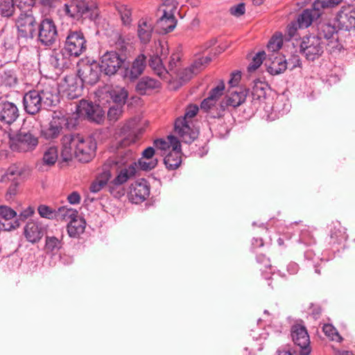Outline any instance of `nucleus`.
Listing matches in <instances>:
<instances>
[{"instance_id": "f257e3e1", "label": "nucleus", "mask_w": 355, "mask_h": 355, "mask_svg": "<svg viewBox=\"0 0 355 355\" xmlns=\"http://www.w3.org/2000/svg\"><path fill=\"white\" fill-rule=\"evenodd\" d=\"M63 160L72 159L73 155L80 162H89L95 156L96 142L92 137H83L79 134L65 135L62 139Z\"/></svg>"}, {"instance_id": "f03ea898", "label": "nucleus", "mask_w": 355, "mask_h": 355, "mask_svg": "<svg viewBox=\"0 0 355 355\" xmlns=\"http://www.w3.org/2000/svg\"><path fill=\"white\" fill-rule=\"evenodd\" d=\"M63 11L77 21H95L99 18L100 9L97 0H69Z\"/></svg>"}, {"instance_id": "7ed1b4c3", "label": "nucleus", "mask_w": 355, "mask_h": 355, "mask_svg": "<svg viewBox=\"0 0 355 355\" xmlns=\"http://www.w3.org/2000/svg\"><path fill=\"white\" fill-rule=\"evenodd\" d=\"M14 21L19 44L26 43L35 37L39 22L37 21L31 9L21 11Z\"/></svg>"}, {"instance_id": "20e7f679", "label": "nucleus", "mask_w": 355, "mask_h": 355, "mask_svg": "<svg viewBox=\"0 0 355 355\" xmlns=\"http://www.w3.org/2000/svg\"><path fill=\"white\" fill-rule=\"evenodd\" d=\"M78 124V121L76 116L63 115L61 112H54L48 125L42 128L41 134L47 140L54 139L60 135L64 128L72 130Z\"/></svg>"}, {"instance_id": "39448f33", "label": "nucleus", "mask_w": 355, "mask_h": 355, "mask_svg": "<svg viewBox=\"0 0 355 355\" xmlns=\"http://www.w3.org/2000/svg\"><path fill=\"white\" fill-rule=\"evenodd\" d=\"M125 164L123 159L119 156L107 159L104 165L105 168L115 166L117 169L121 168L116 177L111 181V184L114 186L122 185L135 175L137 163L132 162L128 165Z\"/></svg>"}, {"instance_id": "423d86ee", "label": "nucleus", "mask_w": 355, "mask_h": 355, "mask_svg": "<svg viewBox=\"0 0 355 355\" xmlns=\"http://www.w3.org/2000/svg\"><path fill=\"white\" fill-rule=\"evenodd\" d=\"M63 48L73 58H78L85 53L87 50V40L83 31L69 30L66 33Z\"/></svg>"}, {"instance_id": "0eeeda50", "label": "nucleus", "mask_w": 355, "mask_h": 355, "mask_svg": "<svg viewBox=\"0 0 355 355\" xmlns=\"http://www.w3.org/2000/svg\"><path fill=\"white\" fill-rule=\"evenodd\" d=\"M126 55L116 51H107L102 55L98 62L102 73L107 76L115 75L117 71L125 67Z\"/></svg>"}, {"instance_id": "6e6552de", "label": "nucleus", "mask_w": 355, "mask_h": 355, "mask_svg": "<svg viewBox=\"0 0 355 355\" xmlns=\"http://www.w3.org/2000/svg\"><path fill=\"white\" fill-rule=\"evenodd\" d=\"M76 114L75 116L83 117L90 122H94L97 124L101 123L105 119V111L103 108L97 104L92 101L82 99L79 103L76 105ZM74 116V115H73Z\"/></svg>"}, {"instance_id": "1a4fd4ad", "label": "nucleus", "mask_w": 355, "mask_h": 355, "mask_svg": "<svg viewBox=\"0 0 355 355\" xmlns=\"http://www.w3.org/2000/svg\"><path fill=\"white\" fill-rule=\"evenodd\" d=\"M36 33L37 41L44 46H51L57 40L58 30L52 19H41L38 23Z\"/></svg>"}, {"instance_id": "9d476101", "label": "nucleus", "mask_w": 355, "mask_h": 355, "mask_svg": "<svg viewBox=\"0 0 355 355\" xmlns=\"http://www.w3.org/2000/svg\"><path fill=\"white\" fill-rule=\"evenodd\" d=\"M324 44L320 37L315 35L303 37L300 45V53L308 60L314 61L324 53Z\"/></svg>"}, {"instance_id": "9b49d317", "label": "nucleus", "mask_w": 355, "mask_h": 355, "mask_svg": "<svg viewBox=\"0 0 355 355\" xmlns=\"http://www.w3.org/2000/svg\"><path fill=\"white\" fill-rule=\"evenodd\" d=\"M38 145V137L30 131L20 130L11 139L10 148L12 150L28 152L33 150Z\"/></svg>"}, {"instance_id": "f8f14e48", "label": "nucleus", "mask_w": 355, "mask_h": 355, "mask_svg": "<svg viewBox=\"0 0 355 355\" xmlns=\"http://www.w3.org/2000/svg\"><path fill=\"white\" fill-rule=\"evenodd\" d=\"M291 336L295 345L300 348L299 355H309L311 352L310 338L305 326L295 324L291 327Z\"/></svg>"}, {"instance_id": "ddd939ff", "label": "nucleus", "mask_w": 355, "mask_h": 355, "mask_svg": "<svg viewBox=\"0 0 355 355\" xmlns=\"http://www.w3.org/2000/svg\"><path fill=\"white\" fill-rule=\"evenodd\" d=\"M192 121H186L184 118H177L174 123V131L185 144H191L198 138L199 132L191 127Z\"/></svg>"}, {"instance_id": "4468645a", "label": "nucleus", "mask_w": 355, "mask_h": 355, "mask_svg": "<svg viewBox=\"0 0 355 355\" xmlns=\"http://www.w3.org/2000/svg\"><path fill=\"white\" fill-rule=\"evenodd\" d=\"M192 121H186L184 118H177L174 123V131L185 144H191L198 138L199 132L191 127Z\"/></svg>"}, {"instance_id": "2eb2a0df", "label": "nucleus", "mask_w": 355, "mask_h": 355, "mask_svg": "<svg viewBox=\"0 0 355 355\" xmlns=\"http://www.w3.org/2000/svg\"><path fill=\"white\" fill-rule=\"evenodd\" d=\"M249 90L247 89H239V91H232L229 96H227L219 104L218 112L214 114V117H222L227 108L229 107H236L241 105L245 101Z\"/></svg>"}, {"instance_id": "dca6fc26", "label": "nucleus", "mask_w": 355, "mask_h": 355, "mask_svg": "<svg viewBox=\"0 0 355 355\" xmlns=\"http://www.w3.org/2000/svg\"><path fill=\"white\" fill-rule=\"evenodd\" d=\"M150 184L145 179H140L132 183L129 187L128 199L135 204L145 201L150 195Z\"/></svg>"}, {"instance_id": "f3484780", "label": "nucleus", "mask_w": 355, "mask_h": 355, "mask_svg": "<svg viewBox=\"0 0 355 355\" xmlns=\"http://www.w3.org/2000/svg\"><path fill=\"white\" fill-rule=\"evenodd\" d=\"M335 22L340 31H349L355 28V7L353 6H343L337 12Z\"/></svg>"}, {"instance_id": "a211bd4d", "label": "nucleus", "mask_w": 355, "mask_h": 355, "mask_svg": "<svg viewBox=\"0 0 355 355\" xmlns=\"http://www.w3.org/2000/svg\"><path fill=\"white\" fill-rule=\"evenodd\" d=\"M101 73V68L96 61L84 64L78 70V76L85 84L89 85H94L98 83Z\"/></svg>"}, {"instance_id": "6ab92c4d", "label": "nucleus", "mask_w": 355, "mask_h": 355, "mask_svg": "<svg viewBox=\"0 0 355 355\" xmlns=\"http://www.w3.org/2000/svg\"><path fill=\"white\" fill-rule=\"evenodd\" d=\"M22 103L25 112L29 115H35L41 110H45L41 101L40 92L36 89H32L26 92L24 95Z\"/></svg>"}, {"instance_id": "aec40b11", "label": "nucleus", "mask_w": 355, "mask_h": 355, "mask_svg": "<svg viewBox=\"0 0 355 355\" xmlns=\"http://www.w3.org/2000/svg\"><path fill=\"white\" fill-rule=\"evenodd\" d=\"M320 3H313L311 8L304 9L297 19V26L300 28H308L312 22L318 19L322 14Z\"/></svg>"}, {"instance_id": "412c9836", "label": "nucleus", "mask_w": 355, "mask_h": 355, "mask_svg": "<svg viewBox=\"0 0 355 355\" xmlns=\"http://www.w3.org/2000/svg\"><path fill=\"white\" fill-rule=\"evenodd\" d=\"M19 116L18 107L14 103L8 101L0 102V122L10 125L18 119Z\"/></svg>"}, {"instance_id": "4be33fe9", "label": "nucleus", "mask_w": 355, "mask_h": 355, "mask_svg": "<svg viewBox=\"0 0 355 355\" xmlns=\"http://www.w3.org/2000/svg\"><path fill=\"white\" fill-rule=\"evenodd\" d=\"M146 66V57L144 54H139L132 62L130 67L125 65L123 76L130 80H136L140 76Z\"/></svg>"}, {"instance_id": "5701e85b", "label": "nucleus", "mask_w": 355, "mask_h": 355, "mask_svg": "<svg viewBox=\"0 0 355 355\" xmlns=\"http://www.w3.org/2000/svg\"><path fill=\"white\" fill-rule=\"evenodd\" d=\"M46 231L44 226L40 222L29 220L24 227V235L27 241L35 243L40 241Z\"/></svg>"}, {"instance_id": "b1692460", "label": "nucleus", "mask_w": 355, "mask_h": 355, "mask_svg": "<svg viewBox=\"0 0 355 355\" xmlns=\"http://www.w3.org/2000/svg\"><path fill=\"white\" fill-rule=\"evenodd\" d=\"M71 57L73 55H69V53L62 48L60 51L53 52L49 58V63L54 69L61 71L70 67Z\"/></svg>"}, {"instance_id": "393cba45", "label": "nucleus", "mask_w": 355, "mask_h": 355, "mask_svg": "<svg viewBox=\"0 0 355 355\" xmlns=\"http://www.w3.org/2000/svg\"><path fill=\"white\" fill-rule=\"evenodd\" d=\"M177 19L172 10L164 11L163 15L159 18L156 23L157 32L159 34H166L171 32L175 28Z\"/></svg>"}, {"instance_id": "a878e982", "label": "nucleus", "mask_w": 355, "mask_h": 355, "mask_svg": "<svg viewBox=\"0 0 355 355\" xmlns=\"http://www.w3.org/2000/svg\"><path fill=\"white\" fill-rule=\"evenodd\" d=\"M67 84L66 90L69 98H76L81 95L85 83L80 77L77 76H68L64 78Z\"/></svg>"}, {"instance_id": "bb28decb", "label": "nucleus", "mask_w": 355, "mask_h": 355, "mask_svg": "<svg viewBox=\"0 0 355 355\" xmlns=\"http://www.w3.org/2000/svg\"><path fill=\"white\" fill-rule=\"evenodd\" d=\"M142 157L138 160L139 168L144 171H149L155 168L158 163V159L154 158L155 150L154 147L149 146L142 152Z\"/></svg>"}, {"instance_id": "cd10ccee", "label": "nucleus", "mask_w": 355, "mask_h": 355, "mask_svg": "<svg viewBox=\"0 0 355 355\" xmlns=\"http://www.w3.org/2000/svg\"><path fill=\"white\" fill-rule=\"evenodd\" d=\"M41 96V101L44 109L54 106L58 102V89L51 85H46L43 89H37Z\"/></svg>"}, {"instance_id": "c85d7f7f", "label": "nucleus", "mask_w": 355, "mask_h": 355, "mask_svg": "<svg viewBox=\"0 0 355 355\" xmlns=\"http://www.w3.org/2000/svg\"><path fill=\"white\" fill-rule=\"evenodd\" d=\"M269 86L266 82L256 80L253 83L251 91L252 102L256 108L258 105L264 101L266 98V91L268 90Z\"/></svg>"}, {"instance_id": "c756f323", "label": "nucleus", "mask_w": 355, "mask_h": 355, "mask_svg": "<svg viewBox=\"0 0 355 355\" xmlns=\"http://www.w3.org/2000/svg\"><path fill=\"white\" fill-rule=\"evenodd\" d=\"M318 35L317 37L330 40L334 39V35L337 34L339 29L336 22L331 21H321L317 25Z\"/></svg>"}, {"instance_id": "7c9ffc66", "label": "nucleus", "mask_w": 355, "mask_h": 355, "mask_svg": "<svg viewBox=\"0 0 355 355\" xmlns=\"http://www.w3.org/2000/svg\"><path fill=\"white\" fill-rule=\"evenodd\" d=\"M161 83L149 76H144L137 82L135 89L140 95H146L153 90L160 88Z\"/></svg>"}, {"instance_id": "2f4dec72", "label": "nucleus", "mask_w": 355, "mask_h": 355, "mask_svg": "<svg viewBox=\"0 0 355 355\" xmlns=\"http://www.w3.org/2000/svg\"><path fill=\"white\" fill-rule=\"evenodd\" d=\"M153 32V25L146 18H141L138 21L137 35L141 42L144 44L150 42Z\"/></svg>"}, {"instance_id": "473e14b6", "label": "nucleus", "mask_w": 355, "mask_h": 355, "mask_svg": "<svg viewBox=\"0 0 355 355\" xmlns=\"http://www.w3.org/2000/svg\"><path fill=\"white\" fill-rule=\"evenodd\" d=\"M86 222L82 217L73 218L67 225V232L70 237L78 238L85 232Z\"/></svg>"}, {"instance_id": "72a5a7b5", "label": "nucleus", "mask_w": 355, "mask_h": 355, "mask_svg": "<svg viewBox=\"0 0 355 355\" xmlns=\"http://www.w3.org/2000/svg\"><path fill=\"white\" fill-rule=\"evenodd\" d=\"M267 71L271 75H278L286 71L287 69V60L284 56H275L268 64L266 62Z\"/></svg>"}, {"instance_id": "f704fd0d", "label": "nucleus", "mask_w": 355, "mask_h": 355, "mask_svg": "<svg viewBox=\"0 0 355 355\" xmlns=\"http://www.w3.org/2000/svg\"><path fill=\"white\" fill-rule=\"evenodd\" d=\"M148 64L154 73L161 78H165L166 76L168 73V71L164 65V60L162 56H159L158 54L151 55L148 60Z\"/></svg>"}, {"instance_id": "c9c22d12", "label": "nucleus", "mask_w": 355, "mask_h": 355, "mask_svg": "<svg viewBox=\"0 0 355 355\" xmlns=\"http://www.w3.org/2000/svg\"><path fill=\"white\" fill-rule=\"evenodd\" d=\"M0 83L8 87L17 84V76L15 69H4L0 73Z\"/></svg>"}, {"instance_id": "e433bc0d", "label": "nucleus", "mask_w": 355, "mask_h": 355, "mask_svg": "<svg viewBox=\"0 0 355 355\" xmlns=\"http://www.w3.org/2000/svg\"><path fill=\"white\" fill-rule=\"evenodd\" d=\"M181 162V153L178 151H170L164 158V163L168 170L176 169Z\"/></svg>"}, {"instance_id": "4c0bfd02", "label": "nucleus", "mask_w": 355, "mask_h": 355, "mask_svg": "<svg viewBox=\"0 0 355 355\" xmlns=\"http://www.w3.org/2000/svg\"><path fill=\"white\" fill-rule=\"evenodd\" d=\"M63 242L62 239H58L54 236H46L45 240V250L47 252L56 254L62 248Z\"/></svg>"}, {"instance_id": "58836bf2", "label": "nucleus", "mask_w": 355, "mask_h": 355, "mask_svg": "<svg viewBox=\"0 0 355 355\" xmlns=\"http://www.w3.org/2000/svg\"><path fill=\"white\" fill-rule=\"evenodd\" d=\"M334 226L330 230V243H340L345 239V232L344 228L341 226L340 223L336 222L333 223Z\"/></svg>"}, {"instance_id": "ea45409f", "label": "nucleus", "mask_w": 355, "mask_h": 355, "mask_svg": "<svg viewBox=\"0 0 355 355\" xmlns=\"http://www.w3.org/2000/svg\"><path fill=\"white\" fill-rule=\"evenodd\" d=\"M58 157V148L55 146H51L46 148L43 155V163L45 165L53 166L55 164Z\"/></svg>"}, {"instance_id": "a19ab883", "label": "nucleus", "mask_w": 355, "mask_h": 355, "mask_svg": "<svg viewBox=\"0 0 355 355\" xmlns=\"http://www.w3.org/2000/svg\"><path fill=\"white\" fill-rule=\"evenodd\" d=\"M78 216L77 210L66 207H60L56 210V219L62 220H71Z\"/></svg>"}, {"instance_id": "79ce46f5", "label": "nucleus", "mask_w": 355, "mask_h": 355, "mask_svg": "<svg viewBox=\"0 0 355 355\" xmlns=\"http://www.w3.org/2000/svg\"><path fill=\"white\" fill-rule=\"evenodd\" d=\"M15 11V3L14 0H0V16L9 18L12 17Z\"/></svg>"}, {"instance_id": "37998d69", "label": "nucleus", "mask_w": 355, "mask_h": 355, "mask_svg": "<svg viewBox=\"0 0 355 355\" xmlns=\"http://www.w3.org/2000/svg\"><path fill=\"white\" fill-rule=\"evenodd\" d=\"M216 101H214L211 98L207 96L202 101L200 107L202 110L207 112L210 117L215 119L216 117H214L213 115L216 114L219 109V105L216 107ZM217 118L220 119V117Z\"/></svg>"}, {"instance_id": "c03bdc74", "label": "nucleus", "mask_w": 355, "mask_h": 355, "mask_svg": "<svg viewBox=\"0 0 355 355\" xmlns=\"http://www.w3.org/2000/svg\"><path fill=\"white\" fill-rule=\"evenodd\" d=\"M266 58L265 51L258 52L252 58V62L248 67V71L252 72L257 70L262 64L263 60Z\"/></svg>"}, {"instance_id": "a18cd8bd", "label": "nucleus", "mask_w": 355, "mask_h": 355, "mask_svg": "<svg viewBox=\"0 0 355 355\" xmlns=\"http://www.w3.org/2000/svg\"><path fill=\"white\" fill-rule=\"evenodd\" d=\"M105 179L98 180L96 182L92 183L89 190L92 193H97L101 191L104 186L107 184V180H109L111 174L110 171H104L103 174Z\"/></svg>"}, {"instance_id": "49530a36", "label": "nucleus", "mask_w": 355, "mask_h": 355, "mask_svg": "<svg viewBox=\"0 0 355 355\" xmlns=\"http://www.w3.org/2000/svg\"><path fill=\"white\" fill-rule=\"evenodd\" d=\"M40 216L42 218L48 219H53L56 218V209H53L45 205H40L37 208Z\"/></svg>"}, {"instance_id": "de8ad7c7", "label": "nucleus", "mask_w": 355, "mask_h": 355, "mask_svg": "<svg viewBox=\"0 0 355 355\" xmlns=\"http://www.w3.org/2000/svg\"><path fill=\"white\" fill-rule=\"evenodd\" d=\"M322 330L326 336L331 338L333 340L341 341L342 337L339 335L336 329L331 324H325Z\"/></svg>"}, {"instance_id": "09e8293b", "label": "nucleus", "mask_w": 355, "mask_h": 355, "mask_svg": "<svg viewBox=\"0 0 355 355\" xmlns=\"http://www.w3.org/2000/svg\"><path fill=\"white\" fill-rule=\"evenodd\" d=\"M283 45V40L281 37L272 36L267 44L268 51L275 53L278 51Z\"/></svg>"}, {"instance_id": "8fccbe9b", "label": "nucleus", "mask_w": 355, "mask_h": 355, "mask_svg": "<svg viewBox=\"0 0 355 355\" xmlns=\"http://www.w3.org/2000/svg\"><path fill=\"white\" fill-rule=\"evenodd\" d=\"M203 68H205V66L202 64L200 58L196 59L190 67L186 68V72H189V76L186 78V80H190L193 75L198 73Z\"/></svg>"}, {"instance_id": "3c124183", "label": "nucleus", "mask_w": 355, "mask_h": 355, "mask_svg": "<svg viewBox=\"0 0 355 355\" xmlns=\"http://www.w3.org/2000/svg\"><path fill=\"white\" fill-rule=\"evenodd\" d=\"M299 241L306 245H311L315 243V239L309 230L304 228L300 232Z\"/></svg>"}, {"instance_id": "603ef678", "label": "nucleus", "mask_w": 355, "mask_h": 355, "mask_svg": "<svg viewBox=\"0 0 355 355\" xmlns=\"http://www.w3.org/2000/svg\"><path fill=\"white\" fill-rule=\"evenodd\" d=\"M17 216L16 211L6 205L0 206V217L5 220V223H10L9 220Z\"/></svg>"}, {"instance_id": "864d4df0", "label": "nucleus", "mask_w": 355, "mask_h": 355, "mask_svg": "<svg viewBox=\"0 0 355 355\" xmlns=\"http://www.w3.org/2000/svg\"><path fill=\"white\" fill-rule=\"evenodd\" d=\"M111 98L118 106L124 104L128 98V93L125 89H120L119 91H113L111 94Z\"/></svg>"}, {"instance_id": "5fc2aeb1", "label": "nucleus", "mask_w": 355, "mask_h": 355, "mask_svg": "<svg viewBox=\"0 0 355 355\" xmlns=\"http://www.w3.org/2000/svg\"><path fill=\"white\" fill-rule=\"evenodd\" d=\"M225 89V84L223 80H221L219 84L215 87L212 88L209 93V97L211 98L214 101H217L219 98L223 94V91Z\"/></svg>"}, {"instance_id": "6e6d98bb", "label": "nucleus", "mask_w": 355, "mask_h": 355, "mask_svg": "<svg viewBox=\"0 0 355 355\" xmlns=\"http://www.w3.org/2000/svg\"><path fill=\"white\" fill-rule=\"evenodd\" d=\"M180 62V55L178 53H173L168 61V71L170 72L177 73L178 71V67Z\"/></svg>"}, {"instance_id": "4d7b16f0", "label": "nucleus", "mask_w": 355, "mask_h": 355, "mask_svg": "<svg viewBox=\"0 0 355 355\" xmlns=\"http://www.w3.org/2000/svg\"><path fill=\"white\" fill-rule=\"evenodd\" d=\"M214 131L216 136L219 138H224L228 135L230 130L224 122L221 121V120H219V123L216 125V126L214 127Z\"/></svg>"}, {"instance_id": "13d9d810", "label": "nucleus", "mask_w": 355, "mask_h": 355, "mask_svg": "<svg viewBox=\"0 0 355 355\" xmlns=\"http://www.w3.org/2000/svg\"><path fill=\"white\" fill-rule=\"evenodd\" d=\"M155 54H158L159 56H162V60L164 61L169 54L168 43L166 42H159V46L156 49Z\"/></svg>"}, {"instance_id": "bf43d9fd", "label": "nucleus", "mask_w": 355, "mask_h": 355, "mask_svg": "<svg viewBox=\"0 0 355 355\" xmlns=\"http://www.w3.org/2000/svg\"><path fill=\"white\" fill-rule=\"evenodd\" d=\"M119 13L123 24L125 26L130 25L132 21L131 11L125 7H121Z\"/></svg>"}, {"instance_id": "052dcab7", "label": "nucleus", "mask_w": 355, "mask_h": 355, "mask_svg": "<svg viewBox=\"0 0 355 355\" xmlns=\"http://www.w3.org/2000/svg\"><path fill=\"white\" fill-rule=\"evenodd\" d=\"M198 110L199 108L197 105H190L187 107L184 115L180 118H184L186 121H191V119L197 114Z\"/></svg>"}, {"instance_id": "680f3d73", "label": "nucleus", "mask_w": 355, "mask_h": 355, "mask_svg": "<svg viewBox=\"0 0 355 355\" xmlns=\"http://www.w3.org/2000/svg\"><path fill=\"white\" fill-rule=\"evenodd\" d=\"M230 12L231 15L235 17H240L245 14V5L244 3H240L236 6L231 7L230 9Z\"/></svg>"}, {"instance_id": "e2e57ef3", "label": "nucleus", "mask_w": 355, "mask_h": 355, "mask_svg": "<svg viewBox=\"0 0 355 355\" xmlns=\"http://www.w3.org/2000/svg\"><path fill=\"white\" fill-rule=\"evenodd\" d=\"M121 114V109L116 105V106H112L107 111V117L110 121H116Z\"/></svg>"}, {"instance_id": "0e129e2a", "label": "nucleus", "mask_w": 355, "mask_h": 355, "mask_svg": "<svg viewBox=\"0 0 355 355\" xmlns=\"http://www.w3.org/2000/svg\"><path fill=\"white\" fill-rule=\"evenodd\" d=\"M168 144H170V148L172 147L171 151H178L181 153V144L178 138L173 135H170L168 137Z\"/></svg>"}, {"instance_id": "69168bd1", "label": "nucleus", "mask_w": 355, "mask_h": 355, "mask_svg": "<svg viewBox=\"0 0 355 355\" xmlns=\"http://www.w3.org/2000/svg\"><path fill=\"white\" fill-rule=\"evenodd\" d=\"M18 186H19V183L17 182L12 181L11 182V184H10V186L8 189V191H7V193L6 195V196L8 199H12L17 195V191H18Z\"/></svg>"}, {"instance_id": "338daca9", "label": "nucleus", "mask_w": 355, "mask_h": 355, "mask_svg": "<svg viewBox=\"0 0 355 355\" xmlns=\"http://www.w3.org/2000/svg\"><path fill=\"white\" fill-rule=\"evenodd\" d=\"M34 214V209L31 207H28L24 211H22L19 216L16 218L15 221L18 220L19 225L21 224V222L24 221L26 220L29 216H32Z\"/></svg>"}, {"instance_id": "774afa93", "label": "nucleus", "mask_w": 355, "mask_h": 355, "mask_svg": "<svg viewBox=\"0 0 355 355\" xmlns=\"http://www.w3.org/2000/svg\"><path fill=\"white\" fill-rule=\"evenodd\" d=\"M153 144L156 148L164 151V153L170 149V144L163 139H155Z\"/></svg>"}]
</instances>
